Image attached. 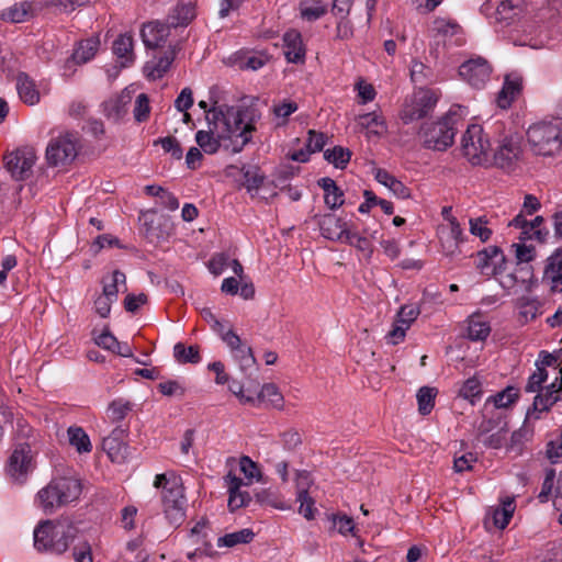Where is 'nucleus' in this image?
I'll list each match as a JSON object with an SVG mask.
<instances>
[{"label": "nucleus", "instance_id": "29", "mask_svg": "<svg viewBox=\"0 0 562 562\" xmlns=\"http://www.w3.org/2000/svg\"><path fill=\"white\" fill-rule=\"evenodd\" d=\"M467 337L472 341H484L491 334L490 323L479 313L470 315L467 319Z\"/></svg>", "mask_w": 562, "mask_h": 562}, {"label": "nucleus", "instance_id": "9", "mask_svg": "<svg viewBox=\"0 0 562 562\" xmlns=\"http://www.w3.org/2000/svg\"><path fill=\"white\" fill-rule=\"evenodd\" d=\"M195 16L194 7L190 3L180 4L175 8L166 22L151 21L143 24L140 35H162L179 27H186Z\"/></svg>", "mask_w": 562, "mask_h": 562}, {"label": "nucleus", "instance_id": "22", "mask_svg": "<svg viewBox=\"0 0 562 562\" xmlns=\"http://www.w3.org/2000/svg\"><path fill=\"white\" fill-rule=\"evenodd\" d=\"M521 89V75L516 71L507 74L504 79V85L496 98L497 105L501 109H508L514 102V100L519 95Z\"/></svg>", "mask_w": 562, "mask_h": 562}, {"label": "nucleus", "instance_id": "24", "mask_svg": "<svg viewBox=\"0 0 562 562\" xmlns=\"http://www.w3.org/2000/svg\"><path fill=\"white\" fill-rule=\"evenodd\" d=\"M112 52L120 67L133 65L136 58L133 37H116L112 43Z\"/></svg>", "mask_w": 562, "mask_h": 562}, {"label": "nucleus", "instance_id": "63", "mask_svg": "<svg viewBox=\"0 0 562 562\" xmlns=\"http://www.w3.org/2000/svg\"><path fill=\"white\" fill-rule=\"evenodd\" d=\"M409 328H406L404 325H402L401 323L394 321L393 323V327L392 329L387 333L386 335V340L389 344L391 345H398L400 342H402L406 336V331L408 330Z\"/></svg>", "mask_w": 562, "mask_h": 562}, {"label": "nucleus", "instance_id": "27", "mask_svg": "<svg viewBox=\"0 0 562 562\" xmlns=\"http://www.w3.org/2000/svg\"><path fill=\"white\" fill-rule=\"evenodd\" d=\"M99 37H81L75 45L71 55L76 64H86L91 60L100 48Z\"/></svg>", "mask_w": 562, "mask_h": 562}, {"label": "nucleus", "instance_id": "44", "mask_svg": "<svg viewBox=\"0 0 562 562\" xmlns=\"http://www.w3.org/2000/svg\"><path fill=\"white\" fill-rule=\"evenodd\" d=\"M324 158L336 168L344 169L350 161L351 151L341 146H335L324 151Z\"/></svg>", "mask_w": 562, "mask_h": 562}, {"label": "nucleus", "instance_id": "58", "mask_svg": "<svg viewBox=\"0 0 562 562\" xmlns=\"http://www.w3.org/2000/svg\"><path fill=\"white\" fill-rule=\"evenodd\" d=\"M88 1L82 0H50L46 2L47 7H53L59 12H72L78 7L86 5Z\"/></svg>", "mask_w": 562, "mask_h": 562}, {"label": "nucleus", "instance_id": "23", "mask_svg": "<svg viewBox=\"0 0 562 562\" xmlns=\"http://www.w3.org/2000/svg\"><path fill=\"white\" fill-rule=\"evenodd\" d=\"M131 101L130 93L112 95L102 103L103 114L108 120L117 123L127 114Z\"/></svg>", "mask_w": 562, "mask_h": 562}, {"label": "nucleus", "instance_id": "60", "mask_svg": "<svg viewBox=\"0 0 562 562\" xmlns=\"http://www.w3.org/2000/svg\"><path fill=\"white\" fill-rule=\"evenodd\" d=\"M244 180L248 191L257 190L263 182V176L257 168H248L244 171Z\"/></svg>", "mask_w": 562, "mask_h": 562}, {"label": "nucleus", "instance_id": "47", "mask_svg": "<svg viewBox=\"0 0 562 562\" xmlns=\"http://www.w3.org/2000/svg\"><path fill=\"white\" fill-rule=\"evenodd\" d=\"M132 411V403L123 398L114 400L108 407V417L113 423L123 420Z\"/></svg>", "mask_w": 562, "mask_h": 562}, {"label": "nucleus", "instance_id": "46", "mask_svg": "<svg viewBox=\"0 0 562 562\" xmlns=\"http://www.w3.org/2000/svg\"><path fill=\"white\" fill-rule=\"evenodd\" d=\"M519 392L514 386H507L505 390L496 393L487 398V402H493L496 408H506L518 400Z\"/></svg>", "mask_w": 562, "mask_h": 562}, {"label": "nucleus", "instance_id": "62", "mask_svg": "<svg viewBox=\"0 0 562 562\" xmlns=\"http://www.w3.org/2000/svg\"><path fill=\"white\" fill-rule=\"evenodd\" d=\"M224 482L227 487L228 497L237 496L241 492V486L245 485L244 481L240 477L236 476V474L233 473V471H229L224 476Z\"/></svg>", "mask_w": 562, "mask_h": 562}, {"label": "nucleus", "instance_id": "57", "mask_svg": "<svg viewBox=\"0 0 562 562\" xmlns=\"http://www.w3.org/2000/svg\"><path fill=\"white\" fill-rule=\"evenodd\" d=\"M296 484V497H306L308 495V490L313 484V480L311 477L310 472L307 471H299L296 473L295 479Z\"/></svg>", "mask_w": 562, "mask_h": 562}, {"label": "nucleus", "instance_id": "30", "mask_svg": "<svg viewBox=\"0 0 562 562\" xmlns=\"http://www.w3.org/2000/svg\"><path fill=\"white\" fill-rule=\"evenodd\" d=\"M16 89L24 103L33 105L40 101V93L36 86L27 74L20 72L16 76Z\"/></svg>", "mask_w": 562, "mask_h": 562}, {"label": "nucleus", "instance_id": "31", "mask_svg": "<svg viewBox=\"0 0 562 562\" xmlns=\"http://www.w3.org/2000/svg\"><path fill=\"white\" fill-rule=\"evenodd\" d=\"M318 186L325 192V196H324L325 204L329 209L335 210V209L340 207L344 204V202H345L344 192L331 178L319 179Z\"/></svg>", "mask_w": 562, "mask_h": 562}, {"label": "nucleus", "instance_id": "26", "mask_svg": "<svg viewBox=\"0 0 562 562\" xmlns=\"http://www.w3.org/2000/svg\"><path fill=\"white\" fill-rule=\"evenodd\" d=\"M553 4L557 12L547 8L541 10L538 15L539 22L543 24L540 32H562V0H554Z\"/></svg>", "mask_w": 562, "mask_h": 562}, {"label": "nucleus", "instance_id": "2", "mask_svg": "<svg viewBox=\"0 0 562 562\" xmlns=\"http://www.w3.org/2000/svg\"><path fill=\"white\" fill-rule=\"evenodd\" d=\"M82 493V482L71 475L53 477L42 487L35 497L37 506L46 515H53L57 510L79 501Z\"/></svg>", "mask_w": 562, "mask_h": 562}, {"label": "nucleus", "instance_id": "6", "mask_svg": "<svg viewBox=\"0 0 562 562\" xmlns=\"http://www.w3.org/2000/svg\"><path fill=\"white\" fill-rule=\"evenodd\" d=\"M528 142L537 155L553 156L562 149V128L552 122H539L527 131Z\"/></svg>", "mask_w": 562, "mask_h": 562}, {"label": "nucleus", "instance_id": "5", "mask_svg": "<svg viewBox=\"0 0 562 562\" xmlns=\"http://www.w3.org/2000/svg\"><path fill=\"white\" fill-rule=\"evenodd\" d=\"M457 115L447 114L438 121L425 122L418 132L422 144L427 149L445 151L454 142Z\"/></svg>", "mask_w": 562, "mask_h": 562}, {"label": "nucleus", "instance_id": "59", "mask_svg": "<svg viewBox=\"0 0 562 562\" xmlns=\"http://www.w3.org/2000/svg\"><path fill=\"white\" fill-rule=\"evenodd\" d=\"M517 265H529L535 257V248L525 244H514Z\"/></svg>", "mask_w": 562, "mask_h": 562}, {"label": "nucleus", "instance_id": "51", "mask_svg": "<svg viewBox=\"0 0 562 562\" xmlns=\"http://www.w3.org/2000/svg\"><path fill=\"white\" fill-rule=\"evenodd\" d=\"M481 393V383L475 378L468 379L459 390V395L465 400H469L471 403H474V400L479 397Z\"/></svg>", "mask_w": 562, "mask_h": 562}, {"label": "nucleus", "instance_id": "41", "mask_svg": "<svg viewBox=\"0 0 562 562\" xmlns=\"http://www.w3.org/2000/svg\"><path fill=\"white\" fill-rule=\"evenodd\" d=\"M102 283H103V291H102L101 295L109 297L110 300L116 301L117 294L120 291L119 285L120 284L125 285V283H126L125 273L120 270H114L110 278V282H108L106 279L104 278L102 280Z\"/></svg>", "mask_w": 562, "mask_h": 562}, {"label": "nucleus", "instance_id": "55", "mask_svg": "<svg viewBox=\"0 0 562 562\" xmlns=\"http://www.w3.org/2000/svg\"><path fill=\"white\" fill-rule=\"evenodd\" d=\"M160 144L166 153L171 154L172 158L180 160L182 158V148L176 137L167 136L158 138L154 142V145Z\"/></svg>", "mask_w": 562, "mask_h": 562}, {"label": "nucleus", "instance_id": "48", "mask_svg": "<svg viewBox=\"0 0 562 562\" xmlns=\"http://www.w3.org/2000/svg\"><path fill=\"white\" fill-rule=\"evenodd\" d=\"M488 221L485 216H480L476 218H470V233L481 239V241L485 243L487 241L493 232L491 228L487 227Z\"/></svg>", "mask_w": 562, "mask_h": 562}, {"label": "nucleus", "instance_id": "61", "mask_svg": "<svg viewBox=\"0 0 562 562\" xmlns=\"http://www.w3.org/2000/svg\"><path fill=\"white\" fill-rule=\"evenodd\" d=\"M326 144V136L323 133H317L313 130L308 131V138L306 147L310 153H316L323 150Z\"/></svg>", "mask_w": 562, "mask_h": 562}, {"label": "nucleus", "instance_id": "40", "mask_svg": "<svg viewBox=\"0 0 562 562\" xmlns=\"http://www.w3.org/2000/svg\"><path fill=\"white\" fill-rule=\"evenodd\" d=\"M255 533L251 529L245 528L232 533H227L218 538V547H234L239 543H249L252 541Z\"/></svg>", "mask_w": 562, "mask_h": 562}, {"label": "nucleus", "instance_id": "34", "mask_svg": "<svg viewBox=\"0 0 562 562\" xmlns=\"http://www.w3.org/2000/svg\"><path fill=\"white\" fill-rule=\"evenodd\" d=\"M283 53L289 63L303 64L305 60V45L302 37H283Z\"/></svg>", "mask_w": 562, "mask_h": 562}, {"label": "nucleus", "instance_id": "33", "mask_svg": "<svg viewBox=\"0 0 562 562\" xmlns=\"http://www.w3.org/2000/svg\"><path fill=\"white\" fill-rule=\"evenodd\" d=\"M218 132L215 131V125H209V131H199L195 134V142L200 148L209 155L215 154L221 146Z\"/></svg>", "mask_w": 562, "mask_h": 562}, {"label": "nucleus", "instance_id": "38", "mask_svg": "<svg viewBox=\"0 0 562 562\" xmlns=\"http://www.w3.org/2000/svg\"><path fill=\"white\" fill-rule=\"evenodd\" d=\"M432 32L437 35H457L463 33V27L453 18L440 16L432 22Z\"/></svg>", "mask_w": 562, "mask_h": 562}, {"label": "nucleus", "instance_id": "18", "mask_svg": "<svg viewBox=\"0 0 562 562\" xmlns=\"http://www.w3.org/2000/svg\"><path fill=\"white\" fill-rule=\"evenodd\" d=\"M505 262V255L498 246H488L476 254V269L485 277L498 276Z\"/></svg>", "mask_w": 562, "mask_h": 562}, {"label": "nucleus", "instance_id": "21", "mask_svg": "<svg viewBox=\"0 0 562 562\" xmlns=\"http://www.w3.org/2000/svg\"><path fill=\"white\" fill-rule=\"evenodd\" d=\"M503 266L502 272L498 274L499 284L505 290H514L517 286L529 289V283L533 278L532 267L530 265H517L512 272L505 273Z\"/></svg>", "mask_w": 562, "mask_h": 562}, {"label": "nucleus", "instance_id": "20", "mask_svg": "<svg viewBox=\"0 0 562 562\" xmlns=\"http://www.w3.org/2000/svg\"><path fill=\"white\" fill-rule=\"evenodd\" d=\"M227 61L240 70L256 71L270 61V56L263 50L240 49L232 54Z\"/></svg>", "mask_w": 562, "mask_h": 562}, {"label": "nucleus", "instance_id": "56", "mask_svg": "<svg viewBox=\"0 0 562 562\" xmlns=\"http://www.w3.org/2000/svg\"><path fill=\"white\" fill-rule=\"evenodd\" d=\"M150 113L149 99L147 94L137 95L134 108V117L137 122H145Z\"/></svg>", "mask_w": 562, "mask_h": 562}, {"label": "nucleus", "instance_id": "8", "mask_svg": "<svg viewBox=\"0 0 562 562\" xmlns=\"http://www.w3.org/2000/svg\"><path fill=\"white\" fill-rule=\"evenodd\" d=\"M526 8V0H485L481 13L488 23L505 27L517 22Z\"/></svg>", "mask_w": 562, "mask_h": 562}, {"label": "nucleus", "instance_id": "42", "mask_svg": "<svg viewBox=\"0 0 562 562\" xmlns=\"http://www.w3.org/2000/svg\"><path fill=\"white\" fill-rule=\"evenodd\" d=\"M437 390L435 387L423 386L417 392L418 412L422 415H428L435 406Z\"/></svg>", "mask_w": 562, "mask_h": 562}, {"label": "nucleus", "instance_id": "28", "mask_svg": "<svg viewBox=\"0 0 562 562\" xmlns=\"http://www.w3.org/2000/svg\"><path fill=\"white\" fill-rule=\"evenodd\" d=\"M558 391L557 381L548 385L543 393L536 395L531 409L528 411V415L532 413L548 412L560 400V393Z\"/></svg>", "mask_w": 562, "mask_h": 562}, {"label": "nucleus", "instance_id": "54", "mask_svg": "<svg viewBox=\"0 0 562 562\" xmlns=\"http://www.w3.org/2000/svg\"><path fill=\"white\" fill-rule=\"evenodd\" d=\"M330 519L333 521V526L337 528L338 532L340 535L346 536L347 533H355V522L353 519L347 515H340V514H333L330 516Z\"/></svg>", "mask_w": 562, "mask_h": 562}, {"label": "nucleus", "instance_id": "35", "mask_svg": "<svg viewBox=\"0 0 562 562\" xmlns=\"http://www.w3.org/2000/svg\"><path fill=\"white\" fill-rule=\"evenodd\" d=\"M299 10L303 20L313 22L327 12V4L321 0H303L300 2Z\"/></svg>", "mask_w": 562, "mask_h": 562}, {"label": "nucleus", "instance_id": "25", "mask_svg": "<svg viewBox=\"0 0 562 562\" xmlns=\"http://www.w3.org/2000/svg\"><path fill=\"white\" fill-rule=\"evenodd\" d=\"M543 281L549 282L553 291L562 285V248L557 249L547 259Z\"/></svg>", "mask_w": 562, "mask_h": 562}, {"label": "nucleus", "instance_id": "37", "mask_svg": "<svg viewBox=\"0 0 562 562\" xmlns=\"http://www.w3.org/2000/svg\"><path fill=\"white\" fill-rule=\"evenodd\" d=\"M68 441L78 453H88L92 449V445L87 432L78 426H70L67 430Z\"/></svg>", "mask_w": 562, "mask_h": 562}, {"label": "nucleus", "instance_id": "64", "mask_svg": "<svg viewBox=\"0 0 562 562\" xmlns=\"http://www.w3.org/2000/svg\"><path fill=\"white\" fill-rule=\"evenodd\" d=\"M72 555L76 562H93L91 546L88 542L76 546Z\"/></svg>", "mask_w": 562, "mask_h": 562}, {"label": "nucleus", "instance_id": "19", "mask_svg": "<svg viewBox=\"0 0 562 562\" xmlns=\"http://www.w3.org/2000/svg\"><path fill=\"white\" fill-rule=\"evenodd\" d=\"M318 226L322 236L325 238L353 245V240H351V232L347 227V223L335 214L328 213L319 216Z\"/></svg>", "mask_w": 562, "mask_h": 562}, {"label": "nucleus", "instance_id": "36", "mask_svg": "<svg viewBox=\"0 0 562 562\" xmlns=\"http://www.w3.org/2000/svg\"><path fill=\"white\" fill-rule=\"evenodd\" d=\"M359 125L370 134L380 136L386 133V123L383 116L376 112L366 113L359 116Z\"/></svg>", "mask_w": 562, "mask_h": 562}, {"label": "nucleus", "instance_id": "10", "mask_svg": "<svg viewBox=\"0 0 562 562\" xmlns=\"http://www.w3.org/2000/svg\"><path fill=\"white\" fill-rule=\"evenodd\" d=\"M438 101L435 91L419 89L405 100L401 111V119L405 124L420 120L432 112Z\"/></svg>", "mask_w": 562, "mask_h": 562}, {"label": "nucleus", "instance_id": "49", "mask_svg": "<svg viewBox=\"0 0 562 562\" xmlns=\"http://www.w3.org/2000/svg\"><path fill=\"white\" fill-rule=\"evenodd\" d=\"M420 314V308L416 304L403 305L396 314L395 321L409 328Z\"/></svg>", "mask_w": 562, "mask_h": 562}, {"label": "nucleus", "instance_id": "50", "mask_svg": "<svg viewBox=\"0 0 562 562\" xmlns=\"http://www.w3.org/2000/svg\"><path fill=\"white\" fill-rule=\"evenodd\" d=\"M256 497L260 504L269 505L277 509L285 510V509L290 508V505H288L284 501H282L277 495V493H274L271 490H262L256 494Z\"/></svg>", "mask_w": 562, "mask_h": 562}, {"label": "nucleus", "instance_id": "7", "mask_svg": "<svg viewBox=\"0 0 562 562\" xmlns=\"http://www.w3.org/2000/svg\"><path fill=\"white\" fill-rule=\"evenodd\" d=\"M463 156L473 166H492L491 143L481 125L473 124L468 127L461 138Z\"/></svg>", "mask_w": 562, "mask_h": 562}, {"label": "nucleus", "instance_id": "1", "mask_svg": "<svg viewBox=\"0 0 562 562\" xmlns=\"http://www.w3.org/2000/svg\"><path fill=\"white\" fill-rule=\"evenodd\" d=\"M259 119L260 114L256 109L228 105L213 106L206 116L207 124L215 125L218 137L232 142L234 153L243 150L251 140Z\"/></svg>", "mask_w": 562, "mask_h": 562}, {"label": "nucleus", "instance_id": "43", "mask_svg": "<svg viewBox=\"0 0 562 562\" xmlns=\"http://www.w3.org/2000/svg\"><path fill=\"white\" fill-rule=\"evenodd\" d=\"M258 398L260 401H268L270 405L277 409L283 408V395L274 383L263 384L258 394Z\"/></svg>", "mask_w": 562, "mask_h": 562}, {"label": "nucleus", "instance_id": "13", "mask_svg": "<svg viewBox=\"0 0 562 562\" xmlns=\"http://www.w3.org/2000/svg\"><path fill=\"white\" fill-rule=\"evenodd\" d=\"M493 68L483 57L476 56L461 64L460 77L475 89H482L490 81Z\"/></svg>", "mask_w": 562, "mask_h": 562}, {"label": "nucleus", "instance_id": "4", "mask_svg": "<svg viewBox=\"0 0 562 562\" xmlns=\"http://www.w3.org/2000/svg\"><path fill=\"white\" fill-rule=\"evenodd\" d=\"M151 58L144 66L145 76L149 80L161 79L176 58L178 44L169 37H143Z\"/></svg>", "mask_w": 562, "mask_h": 562}, {"label": "nucleus", "instance_id": "17", "mask_svg": "<svg viewBox=\"0 0 562 562\" xmlns=\"http://www.w3.org/2000/svg\"><path fill=\"white\" fill-rule=\"evenodd\" d=\"M441 251L449 257L460 254V244L464 240L463 231L457 218L441 224L437 228Z\"/></svg>", "mask_w": 562, "mask_h": 562}, {"label": "nucleus", "instance_id": "12", "mask_svg": "<svg viewBox=\"0 0 562 562\" xmlns=\"http://www.w3.org/2000/svg\"><path fill=\"white\" fill-rule=\"evenodd\" d=\"M34 467L31 443L18 442L8 460L5 468L8 475L14 481L22 482Z\"/></svg>", "mask_w": 562, "mask_h": 562}, {"label": "nucleus", "instance_id": "16", "mask_svg": "<svg viewBox=\"0 0 562 562\" xmlns=\"http://www.w3.org/2000/svg\"><path fill=\"white\" fill-rule=\"evenodd\" d=\"M162 508L166 518L172 526H179L186 516V497L181 485H172L168 492L161 495Z\"/></svg>", "mask_w": 562, "mask_h": 562}, {"label": "nucleus", "instance_id": "39", "mask_svg": "<svg viewBox=\"0 0 562 562\" xmlns=\"http://www.w3.org/2000/svg\"><path fill=\"white\" fill-rule=\"evenodd\" d=\"M173 357L179 363H199L201 361L200 348L196 345L186 347L182 342L176 344Z\"/></svg>", "mask_w": 562, "mask_h": 562}, {"label": "nucleus", "instance_id": "15", "mask_svg": "<svg viewBox=\"0 0 562 562\" xmlns=\"http://www.w3.org/2000/svg\"><path fill=\"white\" fill-rule=\"evenodd\" d=\"M522 154L520 137L509 135L504 137L493 156H491L492 165L502 169H512L519 160Z\"/></svg>", "mask_w": 562, "mask_h": 562}, {"label": "nucleus", "instance_id": "52", "mask_svg": "<svg viewBox=\"0 0 562 562\" xmlns=\"http://www.w3.org/2000/svg\"><path fill=\"white\" fill-rule=\"evenodd\" d=\"M537 370L528 378L527 384L525 386V391L528 393L538 392L541 389L542 383L548 378V372L544 368L539 366V362L536 363Z\"/></svg>", "mask_w": 562, "mask_h": 562}, {"label": "nucleus", "instance_id": "11", "mask_svg": "<svg viewBox=\"0 0 562 562\" xmlns=\"http://www.w3.org/2000/svg\"><path fill=\"white\" fill-rule=\"evenodd\" d=\"M78 149V138L75 134H60L50 139L46 148V158L50 166H66L75 160Z\"/></svg>", "mask_w": 562, "mask_h": 562}, {"label": "nucleus", "instance_id": "45", "mask_svg": "<svg viewBox=\"0 0 562 562\" xmlns=\"http://www.w3.org/2000/svg\"><path fill=\"white\" fill-rule=\"evenodd\" d=\"M515 510V504L514 499H506L503 502V505L501 508H496L493 512V521L494 525L499 528L504 529L509 524L510 518L513 517Z\"/></svg>", "mask_w": 562, "mask_h": 562}, {"label": "nucleus", "instance_id": "14", "mask_svg": "<svg viewBox=\"0 0 562 562\" xmlns=\"http://www.w3.org/2000/svg\"><path fill=\"white\" fill-rule=\"evenodd\" d=\"M36 154L32 147H22L4 157L7 170L15 180H25L32 175Z\"/></svg>", "mask_w": 562, "mask_h": 562}, {"label": "nucleus", "instance_id": "3", "mask_svg": "<svg viewBox=\"0 0 562 562\" xmlns=\"http://www.w3.org/2000/svg\"><path fill=\"white\" fill-rule=\"evenodd\" d=\"M77 536L72 524L59 520H44L34 529V547L40 552L63 554Z\"/></svg>", "mask_w": 562, "mask_h": 562}, {"label": "nucleus", "instance_id": "32", "mask_svg": "<svg viewBox=\"0 0 562 562\" xmlns=\"http://www.w3.org/2000/svg\"><path fill=\"white\" fill-rule=\"evenodd\" d=\"M34 5L31 2L15 3L0 13V19L11 23H22L33 16Z\"/></svg>", "mask_w": 562, "mask_h": 562}, {"label": "nucleus", "instance_id": "53", "mask_svg": "<svg viewBox=\"0 0 562 562\" xmlns=\"http://www.w3.org/2000/svg\"><path fill=\"white\" fill-rule=\"evenodd\" d=\"M145 222L144 226L146 227L145 234L146 237L150 241L159 240L164 237L162 232H157V228L154 226V224L157 222V224L160 226V218H156V213L154 211H148L144 214Z\"/></svg>", "mask_w": 562, "mask_h": 562}]
</instances>
